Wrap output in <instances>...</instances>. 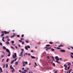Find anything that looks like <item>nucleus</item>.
Instances as JSON below:
<instances>
[{"label":"nucleus","instance_id":"nucleus-1","mask_svg":"<svg viewBox=\"0 0 73 73\" xmlns=\"http://www.w3.org/2000/svg\"><path fill=\"white\" fill-rule=\"evenodd\" d=\"M10 68L11 69H13L12 70V72L13 73L15 72V69L13 68L12 67V65H11L10 66Z\"/></svg>","mask_w":73,"mask_h":73},{"label":"nucleus","instance_id":"nucleus-2","mask_svg":"<svg viewBox=\"0 0 73 73\" xmlns=\"http://www.w3.org/2000/svg\"><path fill=\"white\" fill-rule=\"evenodd\" d=\"M14 54H15V55H13V58H15L17 57V54H16V53H15Z\"/></svg>","mask_w":73,"mask_h":73},{"label":"nucleus","instance_id":"nucleus-3","mask_svg":"<svg viewBox=\"0 0 73 73\" xmlns=\"http://www.w3.org/2000/svg\"><path fill=\"white\" fill-rule=\"evenodd\" d=\"M55 59L56 60V61H59V60H60V59L58 58V56H55Z\"/></svg>","mask_w":73,"mask_h":73},{"label":"nucleus","instance_id":"nucleus-4","mask_svg":"<svg viewBox=\"0 0 73 73\" xmlns=\"http://www.w3.org/2000/svg\"><path fill=\"white\" fill-rule=\"evenodd\" d=\"M1 33H2V34L1 35V37H3V36H4V31H2L1 32Z\"/></svg>","mask_w":73,"mask_h":73},{"label":"nucleus","instance_id":"nucleus-5","mask_svg":"<svg viewBox=\"0 0 73 73\" xmlns=\"http://www.w3.org/2000/svg\"><path fill=\"white\" fill-rule=\"evenodd\" d=\"M45 48H46V50L47 51H48L49 49H51V48L50 47L49 48H48V47H45Z\"/></svg>","mask_w":73,"mask_h":73},{"label":"nucleus","instance_id":"nucleus-6","mask_svg":"<svg viewBox=\"0 0 73 73\" xmlns=\"http://www.w3.org/2000/svg\"><path fill=\"white\" fill-rule=\"evenodd\" d=\"M6 50L7 52H8L9 53H11V52H10L9 50L7 48L6 49Z\"/></svg>","mask_w":73,"mask_h":73},{"label":"nucleus","instance_id":"nucleus-7","mask_svg":"<svg viewBox=\"0 0 73 73\" xmlns=\"http://www.w3.org/2000/svg\"><path fill=\"white\" fill-rule=\"evenodd\" d=\"M23 51H21V53H20V54L19 55V56H22V54H23Z\"/></svg>","mask_w":73,"mask_h":73},{"label":"nucleus","instance_id":"nucleus-8","mask_svg":"<svg viewBox=\"0 0 73 73\" xmlns=\"http://www.w3.org/2000/svg\"><path fill=\"white\" fill-rule=\"evenodd\" d=\"M15 64L16 65H18V62H15Z\"/></svg>","mask_w":73,"mask_h":73},{"label":"nucleus","instance_id":"nucleus-9","mask_svg":"<svg viewBox=\"0 0 73 73\" xmlns=\"http://www.w3.org/2000/svg\"><path fill=\"white\" fill-rule=\"evenodd\" d=\"M31 57L33 59H34V58H36L35 57L33 56H31Z\"/></svg>","mask_w":73,"mask_h":73},{"label":"nucleus","instance_id":"nucleus-10","mask_svg":"<svg viewBox=\"0 0 73 73\" xmlns=\"http://www.w3.org/2000/svg\"><path fill=\"white\" fill-rule=\"evenodd\" d=\"M60 52H64V50H60Z\"/></svg>","mask_w":73,"mask_h":73},{"label":"nucleus","instance_id":"nucleus-11","mask_svg":"<svg viewBox=\"0 0 73 73\" xmlns=\"http://www.w3.org/2000/svg\"><path fill=\"white\" fill-rule=\"evenodd\" d=\"M63 46V45H62V44H61L60 45L58 46V47H62V46Z\"/></svg>","mask_w":73,"mask_h":73},{"label":"nucleus","instance_id":"nucleus-12","mask_svg":"<svg viewBox=\"0 0 73 73\" xmlns=\"http://www.w3.org/2000/svg\"><path fill=\"white\" fill-rule=\"evenodd\" d=\"M51 50L52 51V52H54V51L55 50L53 48H52L51 49Z\"/></svg>","mask_w":73,"mask_h":73},{"label":"nucleus","instance_id":"nucleus-13","mask_svg":"<svg viewBox=\"0 0 73 73\" xmlns=\"http://www.w3.org/2000/svg\"><path fill=\"white\" fill-rule=\"evenodd\" d=\"M72 69L71 68L69 71V73H70V72H71V71H72Z\"/></svg>","mask_w":73,"mask_h":73},{"label":"nucleus","instance_id":"nucleus-14","mask_svg":"<svg viewBox=\"0 0 73 73\" xmlns=\"http://www.w3.org/2000/svg\"><path fill=\"white\" fill-rule=\"evenodd\" d=\"M5 64H3V68H5Z\"/></svg>","mask_w":73,"mask_h":73},{"label":"nucleus","instance_id":"nucleus-15","mask_svg":"<svg viewBox=\"0 0 73 73\" xmlns=\"http://www.w3.org/2000/svg\"><path fill=\"white\" fill-rule=\"evenodd\" d=\"M14 61H15V60H13L11 62V64H13V62H14Z\"/></svg>","mask_w":73,"mask_h":73},{"label":"nucleus","instance_id":"nucleus-16","mask_svg":"<svg viewBox=\"0 0 73 73\" xmlns=\"http://www.w3.org/2000/svg\"><path fill=\"white\" fill-rule=\"evenodd\" d=\"M10 56H11V54H10V53H9L8 54L7 56H8V57H9Z\"/></svg>","mask_w":73,"mask_h":73},{"label":"nucleus","instance_id":"nucleus-17","mask_svg":"<svg viewBox=\"0 0 73 73\" xmlns=\"http://www.w3.org/2000/svg\"><path fill=\"white\" fill-rule=\"evenodd\" d=\"M8 64H7L6 65V68H8Z\"/></svg>","mask_w":73,"mask_h":73},{"label":"nucleus","instance_id":"nucleus-18","mask_svg":"<svg viewBox=\"0 0 73 73\" xmlns=\"http://www.w3.org/2000/svg\"><path fill=\"white\" fill-rule=\"evenodd\" d=\"M3 49H6V47L5 46H3Z\"/></svg>","mask_w":73,"mask_h":73},{"label":"nucleus","instance_id":"nucleus-19","mask_svg":"<svg viewBox=\"0 0 73 73\" xmlns=\"http://www.w3.org/2000/svg\"><path fill=\"white\" fill-rule=\"evenodd\" d=\"M4 33L5 34L7 33V31H5Z\"/></svg>","mask_w":73,"mask_h":73},{"label":"nucleus","instance_id":"nucleus-20","mask_svg":"<svg viewBox=\"0 0 73 73\" xmlns=\"http://www.w3.org/2000/svg\"><path fill=\"white\" fill-rule=\"evenodd\" d=\"M25 48L26 50H28V47H27V46H25Z\"/></svg>","mask_w":73,"mask_h":73},{"label":"nucleus","instance_id":"nucleus-21","mask_svg":"<svg viewBox=\"0 0 73 73\" xmlns=\"http://www.w3.org/2000/svg\"><path fill=\"white\" fill-rule=\"evenodd\" d=\"M49 44H53V42H49Z\"/></svg>","mask_w":73,"mask_h":73},{"label":"nucleus","instance_id":"nucleus-22","mask_svg":"<svg viewBox=\"0 0 73 73\" xmlns=\"http://www.w3.org/2000/svg\"><path fill=\"white\" fill-rule=\"evenodd\" d=\"M6 43L7 45V44H9V42L8 41L6 42Z\"/></svg>","mask_w":73,"mask_h":73},{"label":"nucleus","instance_id":"nucleus-23","mask_svg":"<svg viewBox=\"0 0 73 73\" xmlns=\"http://www.w3.org/2000/svg\"><path fill=\"white\" fill-rule=\"evenodd\" d=\"M64 66L65 68H67V67H68V66L65 64H64Z\"/></svg>","mask_w":73,"mask_h":73},{"label":"nucleus","instance_id":"nucleus-24","mask_svg":"<svg viewBox=\"0 0 73 73\" xmlns=\"http://www.w3.org/2000/svg\"><path fill=\"white\" fill-rule=\"evenodd\" d=\"M46 46H50V44H47L46 45Z\"/></svg>","mask_w":73,"mask_h":73},{"label":"nucleus","instance_id":"nucleus-25","mask_svg":"<svg viewBox=\"0 0 73 73\" xmlns=\"http://www.w3.org/2000/svg\"><path fill=\"white\" fill-rule=\"evenodd\" d=\"M9 61V58L7 59V60H6V62H8Z\"/></svg>","mask_w":73,"mask_h":73},{"label":"nucleus","instance_id":"nucleus-26","mask_svg":"<svg viewBox=\"0 0 73 73\" xmlns=\"http://www.w3.org/2000/svg\"><path fill=\"white\" fill-rule=\"evenodd\" d=\"M12 44H14L15 43V42H14V40H13L11 42Z\"/></svg>","mask_w":73,"mask_h":73},{"label":"nucleus","instance_id":"nucleus-27","mask_svg":"<svg viewBox=\"0 0 73 73\" xmlns=\"http://www.w3.org/2000/svg\"><path fill=\"white\" fill-rule=\"evenodd\" d=\"M9 38V36H6L5 37V38Z\"/></svg>","mask_w":73,"mask_h":73},{"label":"nucleus","instance_id":"nucleus-28","mask_svg":"<svg viewBox=\"0 0 73 73\" xmlns=\"http://www.w3.org/2000/svg\"><path fill=\"white\" fill-rule=\"evenodd\" d=\"M0 69L1 70V72H3V70H2V68H1L0 67Z\"/></svg>","mask_w":73,"mask_h":73},{"label":"nucleus","instance_id":"nucleus-29","mask_svg":"<svg viewBox=\"0 0 73 73\" xmlns=\"http://www.w3.org/2000/svg\"><path fill=\"white\" fill-rule=\"evenodd\" d=\"M71 65V63H69L68 64V66H70Z\"/></svg>","mask_w":73,"mask_h":73},{"label":"nucleus","instance_id":"nucleus-30","mask_svg":"<svg viewBox=\"0 0 73 73\" xmlns=\"http://www.w3.org/2000/svg\"><path fill=\"white\" fill-rule=\"evenodd\" d=\"M27 46V48H31V47L30 46H29V45H28Z\"/></svg>","mask_w":73,"mask_h":73},{"label":"nucleus","instance_id":"nucleus-31","mask_svg":"<svg viewBox=\"0 0 73 73\" xmlns=\"http://www.w3.org/2000/svg\"><path fill=\"white\" fill-rule=\"evenodd\" d=\"M3 57H4V56L3 55H1V58H3Z\"/></svg>","mask_w":73,"mask_h":73},{"label":"nucleus","instance_id":"nucleus-32","mask_svg":"<svg viewBox=\"0 0 73 73\" xmlns=\"http://www.w3.org/2000/svg\"><path fill=\"white\" fill-rule=\"evenodd\" d=\"M57 49H61V48H60L58 47H57Z\"/></svg>","mask_w":73,"mask_h":73},{"label":"nucleus","instance_id":"nucleus-33","mask_svg":"<svg viewBox=\"0 0 73 73\" xmlns=\"http://www.w3.org/2000/svg\"><path fill=\"white\" fill-rule=\"evenodd\" d=\"M15 36V35H13V36H11V38L13 37H14V36Z\"/></svg>","mask_w":73,"mask_h":73},{"label":"nucleus","instance_id":"nucleus-34","mask_svg":"<svg viewBox=\"0 0 73 73\" xmlns=\"http://www.w3.org/2000/svg\"><path fill=\"white\" fill-rule=\"evenodd\" d=\"M0 45H1V46H3V44L0 42Z\"/></svg>","mask_w":73,"mask_h":73},{"label":"nucleus","instance_id":"nucleus-35","mask_svg":"<svg viewBox=\"0 0 73 73\" xmlns=\"http://www.w3.org/2000/svg\"><path fill=\"white\" fill-rule=\"evenodd\" d=\"M70 66H68V68L67 70H69V69H70Z\"/></svg>","mask_w":73,"mask_h":73},{"label":"nucleus","instance_id":"nucleus-36","mask_svg":"<svg viewBox=\"0 0 73 73\" xmlns=\"http://www.w3.org/2000/svg\"><path fill=\"white\" fill-rule=\"evenodd\" d=\"M25 42H26V43H29V41H28V40H26Z\"/></svg>","mask_w":73,"mask_h":73},{"label":"nucleus","instance_id":"nucleus-37","mask_svg":"<svg viewBox=\"0 0 73 73\" xmlns=\"http://www.w3.org/2000/svg\"><path fill=\"white\" fill-rule=\"evenodd\" d=\"M53 65L54 67H55L56 66L55 65V64H54V63H53Z\"/></svg>","mask_w":73,"mask_h":73},{"label":"nucleus","instance_id":"nucleus-38","mask_svg":"<svg viewBox=\"0 0 73 73\" xmlns=\"http://www.w3.org/2000/svg\"><path fill=\"white\" fill-rule=\"evenodd\" d=\"M10 48H12V49H15V48H14L12 46H10Z\"/></svg>","mask_w":73,"mask_h":73},{"label":"nucleus","instance_id":"nucleus-39","mask_svg":"<svg viewBox=\"0 0 73 73\" xmlns=\"http://www.w3.org/2000/svg\"><path fill=\"white\" fill-rule=\"evenodd\" d=\"M24 34L22 35L21 36L22 37H24Z\"/></svg>","mask_w":73,"mask_h":73},{"label":"nucleus","instance_id":"nucleus-40","mask_svg":"<svg viewBox=\"0 0 73 73\" xmlns=\"http://www.w3.org/2000/svg\"><path fill=\"white\" fill-rule=\"evenodd\" d=\"M25 64H28V62H27V61H26L25 62Z\"/></svg>","mask_w":73,"mask_h":73},{"label":"nucleus","instance_id":"nucleus-41","mask_svg":"<svg viewBox=\"0 0 73 73\" xmlns=\"http://www.w3.org/2000/svg\"><path fill=\"white\" fill-rule=\"evenodd\" d=\"M22 44L24 45V41L22 42Z\"/></svg>","mask_w":73,"mask_h":73},{"label":"nucleus","instance_id":"nucleus-42","mask_svg":"<svg viewBox=\"0 0 73 73\" xmlns=\"http://www.w3.org/2000/svg\"><path fill=\"white\" fill-rule=\"evenodd\" d=\"M7 41H10V39H9V38H8L7 40Z\"/></svg>","mask_w":73,"mask_h":73},{"label":"nucleus","instance_id":"nucleus-43","mask_svg":"<svg viewBox=\"0 0 73 73\" xmlns=\"http://www.w3.org/2000/svg\"><path fill=\"white\" fill-rule=\"evenodd\" d=\"M24 72H27V70H24Z\"/></svg>","mask_w":73,"mask_h":73},{"label":"nucleus","instance_id":"nucleus-44","mask_svg":"<svg viewBox=\"0 0 73 73\" xmlns=\"http://www.w3.org/2000/svg\"><path fill=\"white\" fill-rule=\"evenodd\" d=\"M35 64L36 65V66H37V63H36V62H35Z\"/></svg>","mask_w":73,"mask_h":73},{"label":"nucleus","instance_id":"nucleus-45","mask_svg":"<svg viewBox=\"0 0 73 73\" xmlns=\"http://www.w3.org/2000/svg\"><path fill=\"white\" fill-rule=\"evenodd\" d=\"M17 37H20V35H18L17 36Z\"/></svg>","mask_w":73,"mask_h":73},{"label":"nucleus","instance_id":"nucleus-46","mask_svg":"<svg viewBox=\"0 0 73 73\" xmlns=\"http://www.w3.org/2000/svg\"><path fill=\"white\" fill-rule=\"evenodd\" d=\"M14 60V61H16V60H17V58H15V60Z\"/></svg>","mask_w":73,"mask_h":73},{"label":"nucleus","instance_id":"nucleus-47","mask_svg":"<svg viewBox=\"0 0 73 73\" xmlns=\"http://www.w3.org/2000/svg\"><path fill=\"white\" fill-rule=\"evenodd\" d=\"M25 66V64H23V67H24V66Z\"/></svg>","mask_w":73,"mask_h":73},{"label":"nucleus","instance_id":"nucleus-48","mask_svg":"<svg viewBox=\"0 0 73 73\" xmlns=\"http://www.w3.org/2000/svg\"><path fill=\"white\" fill-rule=\"evenodd\" d=\"M19 42H22V41H21V40H19Z\"/></svg>","mask_w":73,"mask_h":73},{"label":"nucleus","instance_id":"nucleus-49","mask_svg":"<svg viewBox=\"0 0 73 73\" xmlns=\"http://www.w3.org/2000/svg\"><path fill=\"white\" fill-rule=\"evenodd\" d=\"M71 56L72 58H73V56H72V55H71Z\"/></svg>","mask_w":73,"mask_h":73},{"label":"nucleus","instance_id":"nucleus-50","mask_svg":"<svg viewBox=\"0 0 73 73\" xmlns=\"http://www.w3.org/2000/svg\"><path fill=\"white\" fill-rule=\"evenodd\" d=\"M64 69L65 70H68V69H66V68H65Z\"/></svg>","mask_w":73,"mask_h":73},{"label":"nucleus","instance_id":"nucleus-51","mask_svg":"<svg viewBox=\"0 0 73 73\" xmlns=\"http://www.w3.org/2000/svg\"><path fill=\"white\" fill-rule=\"evenodd\" d=\"M19 72H20V73H21V72H21V71L20 70H19Z\"/></svg>","mask_w":73,"mask_h":73},{"label":"nucleus","instance_id":"nucleus-52","mask_svg":"<svg viewBox=\"0 0 73 73\" xmlns=\"http://www.w3.org/2000/svg\"><path fill=\"white\" fill-rule=\"evenodd\" d=\"M22 73H27L25 72H22Z\"/></svg>","mask_w":73,"mask_h":73},{"label":"nucleus","instance_id":"nucleus-53","mask_svg":"<svg viewBox=\"0 0 73 73\" xmlns=\"http://www.w3.org/2000/svg\"><path fill=\"white\" fill-rule=\"evenodd\" d=\"M2 40L3 41V42H5V41L4 40L2 39Z\"/></svg>","mask_w":73,"mask_h":73},{"label":"nucleus","instance_id":"nucleus-54","mask_svg":"<svg viewBox=\"0 0 73 73\" xmlns=\"http://www.w3.org/2000/svg\"><path fill=\"white\" fill-rule=\"evenodd\" d=\"M57 71H56L54 72V73H57Z\"/></svg>","mask_w":73,"mask_h":73},{"label":"nucleus","instance_id":"nucleus-55","mask_svg":"<svg viewBox=\"0 0 73 73\" xmlns=\"http://www.w3.org/2000/svg\"><path fill=\"white\" fill-rule=\"evenodd\" d=\"M24 40V39H23V38H21V40Z\"/></svg>","mask_w":73,"mask_h":73},{"label":"nucleus","instance_id":"nucleus-56","mask_svg":"<svg viewBox=\"0 0 73 73\" xmlns=\"http://www.w3.org/2000/svg\"><path fill=\"white\" fill-rule=\"evenodd\" d=\"M71 48H72V49H73V47L71 46Z\"/></svg>","mask_w":73,"mask_h":73},{"label":"nucleus","instance_id":"nucleus-57","mask_svg":"<svg viewBox=\"0 0 73 73\" xmlns=\"http://www.w3.org/2000/svg\"><path fill=\"white\" fill-rule=\"evenodd\" d=\"M25 54H26V55H28V53H25Z\"/></svg>","mask_w":73,"mask_h":73},{"label":"nucleus","instance_id":"nucleus-58","mask_svg":"<svg viewBox=\"0 0 73 73\" xmlns=\"http://www.w3.org/2000/svg\"><path fill=\"white\" fill-rule=\"evenodd\" d=\"M21 50L22 51H24V49H23V48L21 49Z\"/></svg>","mask_w":73,"mask_h":73},{"label":"nucleus","instance_id":"nucleus-59","mask_svg":"<svg viewBox=\"0 0 73 73\" xmlns=\"http://www.w3.org/2000/svg\"><path fill=\"white\" fill-rule=\"evenodd\" d=\"M18 46H19V47H21V46H20V44H18Z\"/></svg>","mask_w":73,"mask_h":73},{"label":"nucleus","instance_id":"nucleus-60","mask_svg":"<svg viewBox=\"0 0 73 73\" xmlns=\"http://www.w3.org/2000/svg\"><path fill=\"white\" fill-rule=\"evenodd\" d=\"M4 59H3L2 60V62H3L4 61Z\"/></svg>","mask_w":73,"mask_h":73},{"label":"nucleus","instance_id":"nucleus-61","mask_svg":"<svg viewBox=\"0 0 73 73\" xmlns=\"http://www.w3.org/2000/svg\"><path fill=\"white\" fill-rule=\"evenodd\" d=\"M28 56H30V55H31V54H30V53H29L28 54Z\"/></svg>","mask_w":73,"mask_h":73},{"label":"nucleus","instance_id":"nucleus-62","mask_svg":"<svg viewBox=\"0 0 73 73\" xmlns=\"http://www.w3.org/2000/svg\"><path fill=\"white\" fill-rule=\"evenodd\" d=\"M23 64H25V63H24V62H23Z\"/></svg>","mask_w":73,"mask_h":73},{"label":"nucleus","instance_id":"nucleus-63","mask_svg":"<svg viewBox=\"0 0 73 73\" xmlns=\"http://www.w3.org/2000/svg\"><path fill=\"white\" fill-rule=\"evenodd\" d=\"M2 39H4V37H3V38H2Z\"/></svg>","mask_w":73,"mask_h":73},{"label":"nucleus","instance_id":"nucleus-64","mask_svg":"<svg viewBox=\"0 0 73 73\" xmlns=\"http://www.w3.org/2000/svg\"><path fill=\"white\" fill-rule=\"evenodd\" d=\"M71 54L73 55V52H71Z\"/></svg>","mask_w":73,"mask_h":73}]
</instances>
